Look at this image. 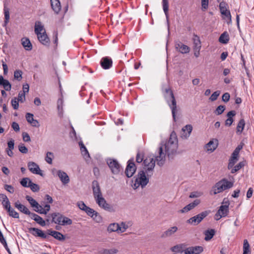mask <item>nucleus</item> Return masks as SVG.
Masks as SVG:
<instances>
[{
	"instance_id": "1",
	"label": "nucleus",
	"mask_w": 254,
	"mask_h": 254,
	"mask_svg": "<svg viewBox=\"0 0 254 254\" xmlns=\"http://www.w3.org/2000/svg\"><path fill=\"white\" fill-rule=\"evenodd\" d=\"M165 152H163V146H160L159 149L158 155L156 156L157 164L161 167L165 162L166 155L170 158L171 155H174L177 151L178 148V140L176 134L172 132L170 136L169 139L164 144Z\"/></svg>"
},
{
	"instance_id": "2",
	"label": "nucleus",
	"mask_w": 254,
	"mask_h": 254,
	"mask_svg": "<svg viewBox=\"0 0 254 254\" xmlns=\"http://www.w3.org/2000/svg\"><path fill=\"white\" fill-rule=\"evenodd\" d=\"M164 98L171 109L173 119L176 122V114L177 112V102L172 89L169 87L163 90Z\"/></svg>"
},
{
	"instance_id": "3",
	"label": "nucleus",
	"mask_w": 254,
	"mask_h": 254,
	"mask_svg": "<svg viewBox=\"0 0 254 254\" xmlns=\"http://www.w3.org/2000/svg\"><path fill=\"white\" fill-rule=\"evenodd\" d=\"M146 172L141 170L138 171L137 174L135 175L134 179V183L132 185L133 188L135 190L140 186L142 189L144 188L149 183V178Z\"/></svg>"
},
{
	"instance_id": "4",
	"label": "nucleus",
	"mask_w": 254,
	"mask_h": 254,
	"mask_svg": "<svg viewBox=\"0 0 254 254\" xmlns=\"http://www.w3.org/2000/svg\"><path fill=\"white\" fill-rule=\"evenodd\" d=\"M52 218V222L59 225H70L72 223L71 219L59 212H54L50 214Z\"/></svg>"
},
{
	"instance_id": "5",
	"label": "nucleus",
	"mask_w": 254,
	"mask_h": 254,
	"mask_svg": "<svg viewBox=\"0 0 254 254\" xmlns=\"http://www.w3.org/2000/svg\"><path fill=\"white\" fill-rule=\"evenodd\" d=\"M233 186V183L228 181L226 179H223L215 184L212 188L213 193L216 194L223 190L231 188Z\"/></svg>"
},
{
	"instance_id": "6",
	"label": "nucleus",
	"mask_w": 254,
	"mask_h": 254,
	"mask_svg": "<svg viewBox=\"0 0 254 254\" xmlns=\"http://www.w3.org/2000/svg\"><path fill=\"white\" fill-rule=\"evenodd\" d=\"M156 158V156L155 157ZM156 159L153 158L146 157L143 162V170H144L148 176H152L153 174L154 169L155 166Z\"/></svg>"
},
{
	"instance_id": "7",
	"label": "nucleus",
	"mask_w": 254,
	"mask_h": 254,
	"mask_svg": "<svg viewBox=\"0 0 254 254\" xmlns=\"http://www.w3.org/2000/svg\"><path fill=\"white\" fill-rule=\"evenodd\" d=\"M106 162L112 174L114 175H118L120 173L123 172V167L116 159L108 158L107 159Z\"/></svg>"
},
{
	"instance_id": "8",
	"label": "nucleus",
	"mask_w": 254,
	"mask_h": 254,
	"mask_svg": "<svg viewBox=\"0 0 254 254\" xmlns=\"http://www.w3.org/2000/svg\"><path fill=\"white\" fill-rule=\"evenodd\" d=\"M208 214L207 211H203L199 214L195 215L187 221V222L193 226H196L200 223L201 221Z\"/></svg>"
},
{
	"instance_id": "9",
	"label": "nucleus",
	"mask_w": 254,
	"mask_h": 254,
	"mask_svg": "<svg viewBox=\"0 0 254 254\" xmlns=\"http://www.w3.org/2000/svg\"><path fill=\"white\" fill-rule=\"evenodd\" d=\"M136 167L134 162V159L130 158L127 161V164L125 170V173L127 178L131 177L135 173Z\"/></svg>"
},
{
	"instance_id": "10",
	"label": "nucleus",
	"mask_w": 254,
	"mask_h": 254,
	"mask_svg": "<svg viewBox=\"0 0 254 254\" xmlns=\"http://www.w3.org/2000/svg\"><path fill=\"white\" fill-rule=\"evenodd\" d=\"M28 232L35 237H38L43 239H47L49 236L46 235L42 230L36 228H28Z\"/></svg>"
},
{
	"instance_id": "11",
	"label": "nucleus",
	"mask_w": 254,
	"mask_h": 254,
	"mask_svg": "<svg viewBox=\"0 0 254 254\" xmlns=\"http://www.w3.org/2000/svg\"><path fill=\"white\" fill-rule=\"evenodd\" d=\"M175 49L182 54H187L190 52V48L189 46L184 44L180 41L175 42Z\"/></svg>"
},
{
	"instance_id": "12",
	"label": "nucleus",
	"mask_w": 254,
	"mask_h": 254,
	"mask_svg": "<svg viewBox=\"0 0 254 254\" xmlns=\"http://www.w3.org/2000/svg\"><path fill=\"white\" fill-rule=\"evenodd\" d=\"M219 8L221 13L225 16L223 19L227 18L229 21L227 22L228 24L231 23V15L229 10H228L225 6V3L221 2L219 4Z\"/></svg>"
},
{
	"instance_id": "13",
	"label": "nucleus",
	"mask_w": 254,
	"mask_h": 254,
	"mask_svg": "<svg viewBox=\"0 0 254 254\" xmlns=\"http://www.w3.org/2000/svg\"><path fill=\"white\" fill-rule=\"evenodd\" d=\"M29 171L34 174L39 175L43 176L44 174L40 170L39 166L34 162H29L27 164Z\"/></svg>"
},
{
	"instance_id": "14",
	"label": "nucleus",
	"mask_w": 254,
	"mask_h": 254,
	"mask_svg": "<svg viewBox=\"0 0 254 254\" xmlns=\"http://www.w3.org/2000/svg\"><path fill=\"white\" fill-rule=\"evenodd\" d=\"M100 63L103 69H108L112 66L113 61L110 57H105L101 59Z\"/></svg>"
},
{
	"instance_id": "15",
	"label": "nucleus",
	"mask_w": 254,
	"mask_h": 254,
	"mask_svg": "<svg viewBox=\"0 0 254 254\" xmlns=\"http://www.w3.org/2000/svg\"><path fill=\"white\" fill-rule=\"evenodd\" d=\"M47 234L48 236L50 235L60 241H64L65 239V236L63 234L58 231L53 230L52 229H48Z\"/></svg>"
},
{
	"instance_id": "16",
	"label": "nucleus",
	"mask_w": 254,
	"mask_h": 254,
	"mask_svg": "<svg viewBox=\"0 0 254 254\" xmlns=\"http://www.w3.org/2000/svg\"><path fill=\"white\" fill-rule=\"evenodd\" d=\"M203 251L201 246L190 247L185 250V254H199Z\"/></svg>"
},
{
	"instance_id": "17",
	"label": "nucleus",
	"mask_w": 254,
	"mask_h": 254,
	"mask_svg": "<svg viewBox=\"0 0 254 254\" xmlns=\"http://www.w3.org/2000/svg\"><path fill=\"white\" fill-rule=\"evenodd\" d=\"M230 203L228 201L225 202V205H221L219 209L218 210V214L220 217H225L226 216L229 212V205Z\"/></svg>"
},
{
	"instance_id": "18",
	"label": "nucleus",
	"mask_w": 254,
	"mask_h": 254,
	"mask_svg": "<svg viewBox=\"0 0 254 254\" xmlns=\"http://www.w3.org/2000/svg\"><path fill=\"white\" fill-rule=\"evenodd\" d=\"M92 189L95 199L102 196L99 183L97 181H94L92 182Z\"/></svg>"
},
{
	"instance_id": "19",
	"label": "nucleus",
	"mask_w": 254,
	"mask_h": 254,
	"mask_svg": "<svg viewBox=\"0 0 254 254\" xmlns=\"http://www.w3.org/2000/svg\"><path fill=\"white\" fill-rule=\"evenodd\" d=\"M200 203V199H196L192 202L189 203L185 206L182 209L180 210L182 213L187 212L193 209L195 207L197 206Z\"/></svg>"
},
{
	"instance_id": "20",
	"label": "nucleus",
	"mask_w": 254,
	"mask_h": 254,
	"mask_svg": "<svg viewBox=\"0 0 254 254\" xmlns=\"http://www.w3.org/2000/svg\"><path fill=\"white\" fill-rule=\"evenodd\" d=\"M57 175L63 184H67L69 182V178L65 172L62 170H58Z\"/></svg>"
},
{
	"instance_id": "21",
	"label": "nucleus",
	"mask_w": 254,
	"mask_h": 254,
	"mask_svg": "<svg viewBox=\"0 0 254 254\" xmlns=\"http://www.w3.org/2000/svg\"><path fill=\"white\" fill-rule=\"evenodd\" d=\"M162 6H163V9L164 10V12L165 13L166 17V21L168 26V30L169 32V14H168V10H169V2L168 0H162Z\"/></svg>"
},
{
	"instance_id": "22",
	"label": "nucleus",
	"mask_w": 254,
	"mask_h": 254,
	"mask_svg": "<svg viewBox=\"0 0 254 254\" xmlns=\"http://www.w3.org/2000/svg\"><path fill=\"white\" fill-rule=\"evenodd\" d=\"M178 227L176 226H173L163 233L161 235L162 238H167L172 236L178 230Z\"/></svg>"
},
{
	"instance_id": "23",
	"label": "nucleus",
	"mask_w": 254,
	"mask_h": 254,
	"mask_svg": "<svg viewBox=\"0 0 254 254\" xmlns=\"http://www.w3.org/2000/svg\"><path fill=\"white\" fill-rule=\"evenodd\" d=\"M39 41L42 44L48 46L50 43V39L46 33L45 31L43 32V34L37 36Z\"/></svg>"
},
{
	"instance_id": "24",
	"label": "nucleus",
	"mask_w": 254,
	"mask_h": 254,
	"mask_svg": "<svg viewBox=\"0 0 254 254\" xmlns=\"http://www.w3.org/2000/svg\"><path fill=\"white\" fill-rule=\"evenodd\" d=\"M0 85L2 86L6 91L11 90V84L8 80L4 79L2 75H0Z\"/></svg>"
},
{
	"instance_id": "25",
	"label": "nucleus",
	"mask_w": 254,
	"mask_h": 254,
	"mask_svg": "<svg viewBox=\"0 0 254 254\" xmlns=\"http://www.w3.org/2000/svg\"><path fill=\"white\" fill-rule=\"evenodd\" d=\"M51 4L53 10L58 14L61 9V3L59 0H51Z\"/></svg>"
},
{
	"instance_id": "26",
	"label": "nucleus",
	"mask_w": 254,
	"mask_h": 254,
	"mask_svg": "<svg viewBox=\"0 0 254 254\" xmlns=\"http://www.w3.org/2000/svg\"><path fill=\"white\" fill-rule=\"evenodd\" d=\"M14 205L15 208H16L20 212L23 213L24 214L26 215L28 212V211H29L26 206L21 204L18 200L16 201Z\"/></svg>"
},
{
	"instance_id": "27",
	"label": "nucleus",
	"mask_w": 254,
	"mask_h": 254,
	"mask_svg": "<svg viewBox=\"0 0 254 254\" xmlns=\"http://www.w3.org/2000/svg\"><path fill=\"white\" fill-rule=\"evenodd\" d=\"M193 49H200L201 47V42L198 36L194 34L192 38Z\"/></svg>"
},
{
	"instance_id": "28",
	"label": "nucleus",
	"mask_w": 254,
	"mask_h": 254,
	"mask_svg": "<svg viewBox=\"0 0 254 254\" xmlns=\"http://www.w3.org/2000/svg\"><path fill=\"white\" fill-rule=\"evenodd\" d=\"M192 130V127L191 126V125H186L182 129V132H183L182 136H184L186 138L189 137L190 134Z\"/></svg>"
},
{
	"instance_id": "29",
	"label": "nucleus",
	"mask_w": 254,
	"mask_h": 254,
	"mask_svg": "<svg viewBox=\"0 0 254 254\" xmlns=\"http://www.w3.org/2000/svg\"><path fill=\"white\" fill-rule=\"evenodd\" d=\"M215 140V143L214 142L213 140H211L206 144V148L208 151L213 152L216 149L218 146V140Z\"/></svg>"
},
{
	"instance_id": "30",
	"label": "nucleus",
	"mask_w": 254,
	"mask_h": 254,
	"mask_svg": "<svg viewBox=\"0 0 254 254\" xmlns=\"http://www.w3.org/2000/svg\"><path fill=\"white\" fill-rule=\"evenodd\" d=\"M21 44L24 49L27 51H30L32 49V45L29 39L27 38H23L21 39Z\"/></svg>"
},
{
	"instance_id": "31",
	"label": "nucleus",
	"mask_w": 254,
	"mask_h": 254,
	"mask_svg": "<svg viewBox=\"0 0 254 254\" xmlns=\"http://www.w3.org/2000/svg\"><path fill=\"white\" fill-rule=\"evenodd\" d=\"M26 200L29 202L31 207L33 208V209H37L41 207V205H40L34 198L29 195L26 196Z\"/></svg>"
},
{
	"instance_id": "32",
	"label": "nucleus",
	"mask_w": 254,
	"mask_h": 254,
	"mask_svg": "<svg viewBox=\"0 0 254 254\" xmlns=\"http://www.w3.org/2000/svg\"><path fill=\"white\" fill-rule=\"evenodd\" d=\"M229 40V34L227 32H224L219 38V41L222 44H227Z\"/></svg>"
},
{
	"instance_id": "33",
	"label": "nucleus",
	"mask_w": 254,
	"mask_h": 254,
	"mask_svg": "<svg viewBox=\"0 0 254 254\" xmlns=\"http://www.w3.org/2000/svg\"><path fill=\"white\" fill-rule=\"evenodd\" d=\"M120 227H119V224L117 223H113L110 224L107 228V231L109 233L113 232H120Z\"/></svg>"
},
{
	"instance_id": "34",
	"label": "nucleus",
	"mask_w": 254,
	"mask_h": 254,
	"mask_svg": "<svg viewBox=\"0 0 254 254\" xmlns=\"http://www.w3.org/2000/svg\"><path fill=\"white\" fill-rule=\"evenodd\" d=\"M44 30V26L40 21L36 22L35 25V32L37 36L43 34L42 31Z\"/></svg>"
},
{
	"instance_id": "35",
	"label": "nucleus",
	"mask_w": 254,
	"mask_h": 254,
	"mask_svg": "<svg viewBox=\"0 0 254 254\" xmlns=\"http://www.w3.org/2000/svg\"><path fill=\"white\" fill-rule=\"evenodd\" d=\"M215 231L214 229L207 230L204 232L205 238L206 241L210 240L214 236Z\"/></svg>"
},
{
	"instance_id": "36",
	"label": "nucleus",
	"mask_w": 254,
	"mask_h": 254,
	"mask_svg": "<svg viewBox=\"0 0 254 254\" xmlns=\"http://www.w3.org/2000/svg\"><path fill=\"white\" fill-rule=\"evenodd\" d=\"M172 252L176 253L182 254L185 250L183 249L182 245H177L171 248Z\"/></svg>"
},
{
	"instance_id": "37",
	"label": "nucleus",
	"mask_w": 254,
	"mask_h": 254,
	"mask_svg": "<svg viewBox=\"0 0 254 254\" xmlns=\"http://www.w3.org/2000/svg\"><path fill=\"white\" fill-rule=\"evenodd\" d=\"M245 126V121L243 119H241L237 125V132H240V133L242 132Z\"/></svg>"
},
{
	"instance_id": "38",
	"label": "nucleus",
	"mask_w": 254,
	"mask_h": 254,
	"mask_svg": "<svg viewBox=\"0 0 254 254\" xmlns=\"http://www.w3.org/2000/svg\"><path fill=\"white\" fill-rule=\"evenodd\" d=\"M251 251L250 249V245L247 240H244L243 244V254H250Z\"/></svg>"
},
{
	"instance_id": "39",
	"label": "nucleus",
	"mask_w": 254,
	"mask_h": 254,
	"mask_svg": "<svg viewBox=\"0 0 254 254\" xmlns=\"http://www.w3.org/2000/svg\"><path fill=\"white\" fill-rule=\"evenodd\" d=\"M79 144L80 145V150L81 151V153H82V155L84 157L87 156L89 158L90 157V155H89V152H88L87 148H86V147L84 145V144L82 143V142H80L79 143Z\"/></svg>"
},
{
	"instance_id": "40",
	"label": "nucleus",
	"mask_w": 254,
	"mask_h": 254,
	"mask_svg": "<svg viewBox=\"0 0 254 254\" xmlns=\"http://www.w3.org/2000/svg\"><path fill=\"white\" fill-rule=\"evenodd\" d=\"M245 166V164L243 162H240L235 166L233 167L231 171V173L232 174L235 173L236 172L240 170L243 167Z\"/></svg>"
},
{
	"instance_id": "41",
	"label": "nucleus",
	"mask_w": 254,
	"mask_h": 254,
	"mask_svg": "<svg viewBox=\"0 0 254 254\" xmlns=\"http://www.w3.org/2000/svg\"><path fill=\"white\" fill-rule=\"evenodd\" d=\"M6 211L8 213L9 215L14 218H19V214L18 212L15 211L14 209L11 207L9 208V210H7Z\"/></svg>"
},
{
	"instance_id": "42",
	"label": "nucleus",
	"mask_w": 254,
	"mask_h": 254,
	"mask_svg": "<svg viewBox=\"0 0 254 254\" xmlns=\"http://www.w3.org/2000/svg\"><path fill=\"white\" fill-rule=\"evenodd\" d=\"M95 199L98 205L101 208H102L104 204L107 202L103 196L97 197Z\"/></svg>"
},
{
	"instance_id": "43",
	"label": "nucleus",
	"mask_w": 254,
	"mask_h": 254,
	"mask_svg": "<svg viewBox=\"0 0 254 254\" xmlns=\"http://www.w3.org/2000/svg\"><path fill=\"white\" fill-rule=\"evenodd\" d=\"M22 71L21 70L17 69L14 72V78L18 81H21L22 79Z\"/></svg>"
},
{
	"instance_id": "44",
	"label": "nucleus",
	"mask_w": 254,
	"mask_h": 254,
	"mask_svg": "<svg viewBox=\"0 0 254 254\" xmlns=\"http://www.w3.org/2000/svg\"><path fill=\"white\" fill-rule=\"evenodd\" d=\"M31 180L29 178H24L20 182V185L25 188L29 187V182Z\"/></svg>"
},
{
	"instance_id": "45",
	"label": "nucleus",
	"mask_w": 254,
	"mask_h": 254,
	"mask_svg": "<svg viewBox=\"0 0 254 254\" xmlns=\"http://www.w3.org/2000/svg\"><path fill=\"white\" fill-rule=\"evenodd\" d=\"M33 192H37L40 190V187L36 184L33 183L32 181L29 182V187Z\"/></svg>"
},
{
	"instance_id": "46",
	"label": "nucleus",
	"mask_w": 254,
	"mask_h": 254,
	"mask_svg": "<svg viewBox=\"0 0 254 254\" xmlns=\"http://www.w3.org/2000/svg\"><path fill=\"white\" fill-rule=\"evenodd\" d=\"M54 154L51 152H48L45 157L46 161L49 164H52Z\"/></svg>"
},
{
	"instance_id": "47",
	"label": "nucleus",
	"mask_w": 254,
	"mask_h": 254,
	"mask_svg": "<svg viewBox=\"0 0 254 254\" xmlns=\"http://www.w3.org/2000/svg\"><path fill=\"white\" fill-rule=\"evenodd\" d=\"M225 110V106L224 105H219L216 109L214 113L216 115H220L222 114Z\"/></svg>"
},
{
	"instance_id": "48",
	"label": "nucleus",
	"mask_w": 254,
	"mask_h": 254,
	"mask_svg": "<svg viewBox=\"0 0 254 254\" xmlns=\"http://www.w3.org/2000/svg\"><path fill=\"white\" fill-rule=\"evenodd\" d=\"M1 204H2L3 208L5 210H7L8 209L9 210V208L11 207L10 202L9 199H7L6 200H2L1 201Z\"/></svg>"
},
{
	"instance_id": "49",
	"label": "nucleus",
	"mask_w": 254,
	"mask_h": 254,
	"mask_svg": "<svg viewBox=\"0 0 254 254\" xmlns=\"http://www.w3.org/2000/svg\"><path fill=\"white\" fill-rule=\"evenodd\" d=\"M91 218L97 223H100L102 221V217L96 211H95V213H94L93 217Z\"/></svg>"
},
{
	"instance_id": "50",
	"label": "nucleus",
	"mask_w": 254,
	"mask_h": 254,
	"mask_svg": "<svg viewBox=\"0 0 254 254\" xmlns=\"http://www.w3.org/2000/svg\"><path fill=\"white\" fill-rule=\"evenodd\" d=\"M19 101L17 100L16 97H14L11 99V103L13 108L14 110H17L19 107Z\"/></svg>"
},
{
	"instance_id": "51",
	"label": "nucleus",
	"mask_w": 254,
	"mask_h": 254,
	"mask_svg": "<svg viewBox=\"0 0 254 254\" xmlns=\"http://www.w3.org/2000/svg\"><path fill=\"white\" fill-rule=\"evenodd\" d=\"M220 94V91L217 90L213 92L209 98V100L211 101H214L217 100L218 97Z\"/></svg>"
},
{
	"instance_id": "52",
	"label": "nucleus",
	"mask_w": 254,
	"mask_h": 254,
	"mask_svg": "<svg viewBox=\"0 0 254 254\" xmlns=\"http://www.w3.org/2000/svg\"><path fill=\"white\" fill-rule=\"evenodd\" d=\"M119 227H120L119 230L121 233L125 232L128 228V226L126 225V222H121L120 224H119Z\"/></svg>"
},
{
	"instance_id": "53",
	"label": "nucleus",
	"mask_w": 254,
	"mask_h": 254,
	"mask_svg": "<svg viewBox=\"0 0 254 254\" xmlns=\"http://www.w3.org/2000/svg\"><path fill=\"white\" fill-rule=\"evenodd\" d=\"M35 221H36L37 223H38L41 226L44 227L46 226V221L44 220H43V219L39 215L37 216L36 220H35Z\"/></svg>"
},
{
	"instance_id": "54",
	"label": "nucleus",
	"mask_w": 254,
	"mask_h": 254,
	"mask_svg": "<svg viewBox=\"0 0 254 254\" xmlns=\"http://www.w3.org/2000/svg\"><path fill=\"white\" fill-rule=\"evenodd\" d=\"M202 192H200V191H193V192H191L190 195H189V197L190 198H197V197H199L200 196H201L202 195Z\"/></svg>"
},
{
	"instance_id": "55",
	"label": "nucleus",
	"mask_w": 254,
	"mask_h": 254,
	"mask_svg": "<svg viewBox=\"0 0 254 254\" xmlns=\"http://www.w3.org/2000/svg\"><path fill=\"white\" fill-rule=\"evenodd\" d=\"M4 23L6 24L9 19V9L5 7H4Z\"/></svg>"
},
{
	"instance_id": "56",
	"label": "nucleus",
	"mask_w": 254,
	"mask_h": 254,
	"mask_svg": "<svg viewBox=\"0 0 254 254\" xmlns=\"http://www.w3.org/2000/svg\"><path fill=\"white\" fill-rule=\"evenodd\" d=\"M118 252V250L116 249H104L102 254H115L117 253Z\"/></svg>"
},
{
	"instance_id": "57",
	"label": "nucleus",
	"mask_w": 254,
	"mask_h": 254,
	"mask_svg": "<svg viewBox=\"0 0 254 254\" xmlns=\"http://www.w3.org/2000/svg\"><path fill=\"white\" fill-rule=\"evenodd\" d=\"M18 149L21 153L23 154H26L28 151V148L23 143H20L18 145Z\"/></svg>"
},
{
	"instance_id": "58",
	"label": "nucleus",
	"mask_w": 254,
	"mask_h": 254,
	"mask_svg": "<svg viewBox=\"0 0 254 254\" xmlns=\"http://www.w3.org/2000/svg\"><path fill=\"white\" fill-rule=\"evenodd\" d=\"M33 210L39 213V214H47V213L48 212V211H47L45 209H44V208L42 207V206L41 205V207H39V208H37V209H33Z\"/></svg>"
},
{
	"instance_id": "59",
	"label": "nucleus",
	"mask_w": 254,
	"mask_h": 254,
	"mask_svg": "<svg viewBox=\"0 0 254 254\" xmlns=\"http://www.w3.org/2000/svg\"><path fill=\"white\" fill-rule=\"evenodd\" d=\"M102 208L105 209V210L108 211L109 212H114V209L113 207L111 206L110 204L106 202L104 205L102 207Z\"/></svg>"
},
{
	"instance_id": "60",
	"label": "nucleus",
	"mask_w": 254,
	"mask_h": 254,
	"mask_svg": "<svg viewBox=\"0 0 254 254\" xmlns=\"http://www.w3.org/2000/svg\"><path fill=\"white\" fill-rule=\"evenodd\" d=\"M63 99L61 98H59L57 102V108L59 112H62L63 110Z\"/></svg>"
},
{
	"instance_id": "61",
	"label": "nucleus",
	"mask_w": 254,
	"mask_h": 254,
	"mask_svg": "<svg viewBox=\"0 0 254 254\" xmlns=\"http://www.w3.org/2000/svg\"><path fill=\"white\" fill-rule=\"evenodd\" d=\"M4 189L10 193L14 192V189L11 185L5 184L4 186Z\"/></svg>"
},
{
	"instance_id": "62",
	"label": "nucleus",
	"mask_w": 254,
	"mask_h": 254,
	"mask_svg": "<svg viewBox=\"0 0 254 254\" xmlns=\"http://www.w3.org/2000/svg\"><path fill=\"white\" fill-rule=\"evenodd\" d=\"M237 161L238 160H236V159H234L231 157V158L229 159L228 165V169H232L234 167L235 164L237 162Z\"/></svg>"
},
{
	"instance_id": "63",
	"label": "nucleus",
	"mask_w": 254,
	"mask_h": 254,
	"mask_svg": "<svg viewBox=\"0 0 254 254\" xmlns=\"http://www.w3.org/2000/svg\"><path fill=\"white\" fill-rule=\"evenodd\" d=\"M77 205L78 206V207L79 208V209H80L81 210H83V211H85L86 209H87V208L88 207V206H87L85 203L83 201H79V202H77Z\"/></svg>"
},
{
	"instance_id": "64",
	"label": "nucleus",
	"mask_w": 254,
	"mask_h": 254,
	"mask_svg": "<svg viewBox=\"0 0 254 254\" xmlns=\"http://www.w3.org/2000/svg\"><path fill=\"white\" fill-rule=\"evenodd\" d=\"M84 211L86 213V214L89 216H90L91 217H93V216L94 213H95L96 211H95L92 208H91L90 207H88L87 208V209H86Z\"/></svg>"
}]
</instances>
